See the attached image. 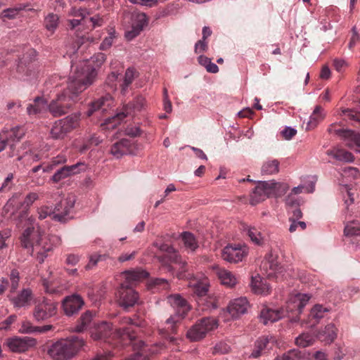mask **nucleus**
<instances>
[{
	"instance_id": "obj_56",
	"label": "nucleus",
	"mask_w": 360,
	"mask_h": 360,
	"mask_svg": "<svg viewBox=\"0 0 360 360\" xmlns=\"http://www.w3.org/2000/svg\"><path fill=\"white\" fill-rule=\"evenodd\" d=\"M20 10L21 8H6L2 11L1 16L2 18L13 19L18 15V12Z\"/></svg>"
},
{
	"instance_id": "obj_16",
	"label": "nucleus",
	"mask_w": 360,
	"mask_h": 360,
	"mask_svg": "<svg viewBox=\"0 0 360 360\" xmlns=\"http://www.w3.org/2000/svg\"><path fill=\"white\" fill-rule=\"evenodd\" d=\"M37 345L36 339L30 337L13 338L7 342L8 348L13 352H24Z\"/></svg>"
},
{
	"instance_id": "obj_47",
	"label": "nucleus",
	"mask_w": 360,
	"mask_h": 360,
	"mask_svg": "<svg viewBox=\"0 0 360 360\" xmlns=\"http://www.w3.org/2000/svg\"><path fill=\"white\" fill-rule=\"evenodd\" d=\"M344 233L347 236H360V223L355 221L347 223Z\"/></svg>"
},
{
	"instance_id": "obj_31",
	"label": "nucleus",
	"mask_w": 360,
	"mask_h": 360,
	"mask_svg": "<svg viewBox=\"0 0 360 360\" xmlns=\"http://www.w3.org/2000/svg\"><path fill=\"white\" fill-rule=\"evenodd\" d=\"M32 298V292L30 288L22 289L11 301L15 307L21 308L30 304Z\"/></svg>"
},
{
	"instance_id": "obj_59",
	"label": "nucleus",
	"mask_w": 360,
	"mask_h": 360,
	"mask_svg": "<svg viewBox=\"0 0 360 360\" xmlns=\"http://www.w3.org/2000/svg\"><path fill=\"white\" fill-rule=\"evenodd\" d=\"M105 255L94 254L89 257V262L86 266V269H89L96 266L99 261L103 260Z\"/></svg>"
},
{
	"instance_id": "obj_38",
	"label": "nucleus",
	"mask_w": 360,
	"mask_h": 360,
	"mask_svg": "<svg viewBox=\"0 0 360 360\" xmlns=\"http://www.w3.org/2000/svg\"><path fill=\"white\" fill-rule=\"evenodd\" d=\"M48 106L46 101L38 96L34 98L33 103L27 106V112L30 115H37L44 112Z\"/></svg>"
},
{
	"instance_id": "obj_27",
	"label": "nucleus",
	"mask_w": 360,
	"mask_h": 360,
	"mask_svg": "<svg viewBox=\"0 0 360 360\" xmlns=\"http://www.w3.org/2000/svg\"><path fill=\"white\" fill-rule=\"evenodd\" d=\"M283 314L284 311L282 309H272L266 307L261 311L259 316L260 321L264 325L272 323L282 319L284 316Z\"/></svg>"
},
{
	"instance_id": "obj_40",
	"label": "nucleus",
	"mask_w": 360,
	"mask_h": 360,
	"mask_svg": "<svg viewBox=\"0 0 360 360\" xmlns=\"http://www.w3.org/2000/svg\"><path fill=\"white\" fill-rule=\"evenodd\" d=\"M93 316L94 314L90 311H86L82 314L78 321V323L75 326L74 330L77 333L83 332L91 322Z\"/></svg>"
},
{
	"instance_id": "obj_19",
	"label": "nucleus",
	"mask_w": 360,
	"mask_h": 360,
	"mask_svg": "<svg viewBox=\"0 0 360 360\" xmlns=\"http://www.w3.org/2000/svg\"><path fill=\"white\" fill-rule=\"evenodd\" d=\"M245 255L244 249L233 245H226L221 252L223 259L231 263L241 262Z\"/></svg>"
},
{
	"instance_id": "obj_33",
	"label": "nucleus",
	"mask_w": 360,
	"mask_h": 360,
	"mask_svg": "<svg viewBox=\"0 0 360 360\" xmlns=\"http://www.w3.org/2000/svg\"><path fill=\"white\" fill-rule=\"evenodd\" d=\"M80 165V163H77L71 166L62 167L55 172L51 180L55 183H58L72 174H77L78 172L77 168Z\"/></svg>"
},
{
	"instance_id": "obj_26",
	"label": "nucleus",
	"mask_w": 360,
	"mask_h": 360,
	"mask_svg": "<svg viewBox=\"0 0 360 360\" xmlns=\"http://www.w3.org/2000/svg\"><path fill=\"white\" fill-rule=\"evenodd\" d=\"M112 328L107 321L98 323L91 330V336L95 340H105L112 334Z\"/></svg>"
},
{
	"instance_id": "obj_53",
	"label": "nucleus",
	"mask_w": 360,
	"mask_h": 360,
	"mask_svg": "<svg viewBox=\"0 0 360 360\" xmlns=\"http://www.w3.org/2000/svg\"><path fill=\"white\" fill-rule=\"evenodd\" d=\"M314 341V338L309 333H302L296 338L295 343L299 347H307L312 345Z\"/></svg>"
},
{
	"instance_id": "obj_13",
	"label": "nucleus",
	"mask_w": 360,
	"mask_h": 360,
	"mask_svg": "<svg viewBox=\"0 0 360 360\" xmlns=\"http://www.w3.org/2000/svg\"><path fill=\"white\" fill-rule=\"evenodd\" d=\"M183 318L180 317L179 315H172L166 320L165 327L160 329V333L163 335L169 342L177 344V342L180 340L179 338L172 335L177 334L178 323Z\"/></svg>"
},
{
	"instance_id": "obj_2",
	"label": "nucleus",
	"mask_w": 360,
	"mask_h": 360,
	"mask_svg": "<svg viewBox=\"0 0 360 360\" xmlns=\"http://www.w3.org/2000/svg\"><path fill=\"white\" fill-rule=\"evenodd\" d=\"M60 238L56 235L41 234L34 227L27 228L20 238L21 246L34 256L37 260L43 263L53 248L60 244Z\"/></svg>"
},
{
	"instance_id": "obj_45",
	"label": "nucleus",
	"mask_w": 360,
	"mask_h": 360,
	"mask_svg": "<svg viewBox=\"0 0 360 360\" xmlns=\"http://www.w3.org/2000/svg\"><path fill=\"white\" fill-rule=\"evenodd\" d=\"M243 231L247 233L250 240L257 245H261L263 243V237L260 231L255 227L244 226Z\"/></svg>"
},
{
	"instance_id": "obj_25",
	"label": "nucleus",
	"mask_w": 360,
	"mask_h": 360,
	"mask_svg": "<svg viewBox=\"0 0 360 360\" xmlns=\"http://www.w3.org/2000/svg\"><path fill=\"white\" fill-rule=\"evenodd\" d=\"M112 104V96L110 94H106L91 103L89 108L86 112V115L90 117L94 112L98 110L104 112L108 110V108L110 107Z\"/></svg>"
},
{
	"instance_id": "obj_17",
	"label": "nucleus",
	"mask_w": 360,
	"mask_h": 360,
	"mask_svg": "<svg viewBox=\"0 0 360 360\" xmlns=\"http://www.w3.org/2000/svg\"><path fill=\"white\" fill-rule=\"evenodd\" d=\"M145 105V98L142 96L136 97L133 101L124 105L122 108L116 113L115 117L122 121L127 116L131 115L136 111H140Z\"/></svg>"
},
{
	"instance_id": "obj_36",
	"label": "nucleus",
	"mask_w": 360,
	"mask_h": 360,
	"mask_svg": "<svg viewBox=\"0 0 360 360\" xmlns=\"http://www.w3.org/2000/svg\"><path fill=\"white\" fill-rule=\"evenodd\" d=\"M327 155L332 156L335 160L341 162H352L354 161V156L352 153L338 147L328 150Z\"/></svg>"
},
{
	"instance_id": "obj_11",
	"label": "nucleus",
	"mask_w": 360,
	"mask_h": 360,
	"mask_svg": "<svg viewBox=\"0 0 360 360\" xmlns=\"http://www.w3.org/2000/svg\"><path fill=\"white\" fill-rule=\"evenodd\" d=\"M56 312V303L47 298H43L35 305L33 316L36 321H42L53 316Z\"/></svg>"
},
{
	"instance_id": "obj_10",
	"label": "nucleus",
	"mask_w": 360,
	"mask_h": 360,
	"mask_svg": "<svg viewBox=\"0 0 360 360\" xmlns=\"http://www.w3.org/2000/svg\"><path fill=\"white\" fill-rule=\"evenodd\" d=\"M261 270L269 278L283 279L286 278V270L277 260V257L269 253L262 262Z\"/></svg>"
},
{
	"instance_id": "obj_15",
	"label": "nucleus",
	"mask_w": 360,
	"mask_h": 360,
	"mask_svg": "<svg viewBox=\"0 0 360 360\" xmlns=\"http://www.w3.org/2000/svg\"><path fill=\"white\" fill-rule=\"evenodd\" d=\"M122 274L124 276V281L120 285L131 288L149 276L148 272L141 268L127 270Z\"/></svg>"
},
{
	"instance_id": "obj_21",
	"label": "nucleus",
	"mask_w": 360,
	"mask_h": 360,
	"mask_svg": "<svg viewBox=\"0 0 360 360\" xmlns=\"http://www.w3.org/2000/svg\"><path fill=\"white\" fill-rule=\"evenodd\" d=\"M147 23L148 18L145 13H141L136 15L131 29L125 32V38L128 41H131L134 39L141 33L143 29V27L146 25Z\"/></svg>"
},
{
	"instance_id": "obj_51",
	"label": "nucleus",
	"mask_w": 360,
	"mask_h": 360,
	"mask_svg": "<svg viewBox=\"0 0 360 360\" xmlns=\"http://www.w3.org/2000/svg\"><path fill=\"white\" fill-rule=\"evenodd\" d=\"M120 74L116 72H112L109 74L105 80V84L111 91H115L117 89V84L119 82Z\"/></svg>"
},
{
	"instance_id": "obj_37",
	"label": "nucleus",
	"mask_w": 360,
	"mask_h": 360,
	"mask_svg": "<svg viewBox=\"0 0 360 360\" xmlns=\"http://www.w3.org/2000/svg\"><path fill=\"white\" fill-rule=\"evenodd\" d=\"M217 275L219 278L221 284L229 288H233L237 283L236 277L233 274L232 272L228 270L217 268Z\"/></svg>"
},
{
	"instance_id": "obj_63",
	"label": "nucleus",
	"mask_w": 360,
	"mask_h": 360,
	"mask_svg": "<svg viewBox=\"0 0 360 360\" xmlns=\"http://www.w3.org/2000/svg\"><path fill=\"white\" fill-rule=\"evenodd\" d=\"M297 134V130L290 127H285L281 131L283 137L286 140L291 139Z\"/></svg>"
},
{
	"instance_id": "obj_54",
	"label": "nucleus",
	"mask_w": 360,
	"mask_h": 360,
	"mask_svg": "<svg viewBox=\"0 0 360 360\" xmlns=\"http://www.w3.org/2000/svg\"><path fill=\"white\" fill-rule=\"evenodd\" d=\"M342 114L347 119L352 121L353 124L360 126V112L352 109H345L342 110Z\"/></svg>"
},
{
	"instance_id": "obj_22",
	"label": "nucleus",
	"mask_w": 360,
	"mask_h": 360,
	"mask_svg": "<svg viewBox=\"0 0 360 360\" xmlns=\"http://www.w3.org/2000/svg\"><path fill=\"white\" fill-rule=\"evenodd\" d=\"M167 299L170 304L176 309V313L174 314L184 318L190 310V307L187 301L178 294L171 295L168 296Z\"/></svg>"
},
{
	"instance_id": "obj_20",
	"label": "nucleus",
	"mask_w": 360,
	"mask_h": 360,
	"mask_svg": "<svg viewBox=\"0 0 360 360\" xmlns=\"http://www.w3.org/2000/svg\"><path fill=\"white\" fill-rule=\"evenodd\" d=\"M62 305L65 314L70 316L79 311L84 305V301L79 295H72L66 297Z\"/></svg>"
},
{
	"instance_id": "obj_8",
	"label": "nucleus",
	"mask_w": 360,
	"mask_h": 360,
	"mask_svg": "<svg viewBox=\"0 0 360 360\" xmlns=\"http://www.w3.org/2000/svg\"><path fill=\"white\" fill-rule=\"evenodd\" d=\"M105 60L106 57L104 53H98L91 57L89 60L79 62L70 76H76L81 74L83 75L82 77L84 79V80H86L87 75L94 70L95 71L96 75L92 80L93 83L97 76L96 68H100Z\"/></svg>"
},
{
	"instance_id": "obj_23",
	"label": "nucleus",
	"mask_w": 360,
	"mask_h": 360,
	"mask_svg": "<svg viewBox=\"0 0 360 360\" xmlns=\"http://www.w3.org/2000/svg\"><path fill=\"white\" fill-rule=\"evenodd\" d=\"M310 296L307 294L298 293L290 300L287 305L288 311H296L297 314L302 312L304 307L306 306L310 299Z\"/></svg>"
},
{
	"instance_id": "obj_58",
	"label": "nucleus",
	"mask_w": 360,
	"mask_h": 360,
	"mask_svg": "<svg viewBox=\"0 0 360 360\" xmlns=\"http://www.w3.org/2000/svg\"><path fill=\"white\" fill-rule=\"evenodd\" d=\"M69 14L72 16L80 17L81 20H83L86 15L89 14V12L86 8H77L74 7L70 9Z\"/></svg>"
},
{
	"instance_id": "obj_35",
	"label": "nucleus",
	"mask_w": 360,
	"mask_h": 360,
	"mask_svg": "<svg viewBox=\"0 0 360 360\" xmlns=\"http://www.w3.org/2000/svg\"><path fill=\"white\" fill-rule=\"evenodd\" d=\"M322 342L330 344L337 338V329L334 324L327 325L323 330L320 331L317 335Z\"/></svg>"
},
{
	"instance_id": "obj_32",
	"label": "nucleus",
	"mask_w": 360,
	"mask_h": 360,
	"mask_svg": "<svg viewBox=\"0 0 360 360\" xmlns=\"http://www.w3.org/2000/svg\"><path fill=\"white\" fill-rule=\"evenodd\" d=\"M53 328L52 325H45L43 326H35L30 321H24L22 323L20 332L25 334L32 333H45Z\"/></svg>"
},
{
	"instance_id": "obj_30",
	"label": "nucleus",
	"mask_w": 360,
	"mask_h": 360,
	"mask_svg": "<svg viewBox=\"0 0 360 360\" xmlns=\"http://www.w3.org/2000/svg\"><path fill=\"white\" fill-rule=\"evenodd\" d=\"M130 142L129 140L123 139L115 143L110 149V153L117 159L129 153Z\"/></svg>"
},
{
	"instance_id": "obj_50",
	"label": "nucleus",
	"mask_w": 360,
	"mask_h": 360,
	"mask_svg": "<svg viewBox=\"0 0 360 360\" xmlns=\"http://www.w3.org/2000/svg\"><path fill=\"white\" fill-rule=\"evenodd\" d=\"M117 35L115 28L110 27L108 30V36L104 38L100 45V49L106 50L110 48L112 45L114 39L117 38Z\"/></svg>"
},
{
	"instance_id": "obj_24",
	"label": "nucleus",
	"mask_w": 360,
	"mask_h": 360,
	"mask_svg": "<svg viewBox=\"0 0 360 360\" xmlns=\"http://www.w3.org/2000/svg\"><path fill=\"white\" fill-rule=\"evenodd\" d=\"M248 302L245 297H240L231 301L228 306V311L230 315L237 319L244 314L248 309Z\"/></svg>"
},
{
	"instance_id": "obj_14",
	"label": "nucleus",
	"mask_w": 360,
	"mask_h": 360,
	"mask_svg": "<svg viewBox=\"0 0 360 360\" xmlns=\"http://www.w3.org/2000/svg\"><path fill=\"white\" fill-rule=\"evenodd\" d=\"M120 323L123 326L116 330V335L122 340H129L132 341L136 337V330L139 324L134 323L129 317H123L120 320Z\"/></svg>"
},
{
	"instance_id": "obj_64",
	"label": "nucleus",
	"mask_w": 360,
	"mask_h": 360,
	"mask_svg": "<svg viewBox=\"0 0 360 360\" xmlns=\"http://www.w3.org/2000/svg\"><path fill=\"white\" fill-rule=\"evenodd\" d=\"M114 354L111 351L104 352L103 353H98L93 360H111Z\"/></svg>"
},
{
	"instance_id": "obj_57",
	"label": "nucleus",
	"mask_w": 360,
	"mask_h": 360,
	"mask_svg": "<svg viewBox=\"0 0 360 360\" xmlns=\"http://www.w3.org/2000/svg\"><path fill=\"white\" fill-rule=\"evenodd\" d=\"M39 195L37 193L31 192L29 193L25 198L23 202H22V206L25 207H30L34 201L38 200Z\"/></svg>"
},
{
	"instance_id": "obj_6",
	"label": "nucleus",
	"mask_w": 360,
	"mask_h": 360,
	"mask_svg": "<svg viewBox=\"0 0 360 360\" xmlns=\"http://www.w3.org/2000/svg\"><path fill=\"white\" fill-rule=\"evenodd\" d=\"M218 322L213 317H205L199 320L187 332L186 337L193 342L203 339L206 334L217 328Z\"/></svg>"
},
{
	"instance_id": "obj_4",
	"label": "nucleus",
	"mask_w": 360,
	"mask_h": 360,
	"mask_svg": "<svg viewBox=\"0 0 360 360\" xmlns=\"http://www.w3.org/2000/svg\"><path fill=\"white\" fill-rule=\"evenodd\" d=\"M285 184L275 180L258 181L256 187L250 195V203L255 205L270 197H280L288 191Z\"/></svg>"
},
{
	"instance_id": "obj_48",
	"label": "nucleus",
	"mask_w": 360,
	"mask_h": 360,
	"mask_svg": "<svg viewBox=\"0 0 360 360\" xmlns=\"http://www.w3.org/2000/svg\"><path fill=\"white\" fill-rule=\"evenodd\" d=\"M59 17L57 14L49 13L44 19L45 27L51 32H54L58 27Z\"/></svg>"
},
{
	"instance_id": "obj_42",
	"label": "nucleus",
	"mask_w": 360,
	"mask_h": 360,
	"mask_svg": "<svg viewBox=\"0 0 360 360\" xmlns=\"http://www.w3.org/2000/svg\"><path fill=\"white\" fill-rule=\"evenodd\" d=\"M271 340L272 341V342L274 340L272 337L269 338L263 336L259 338L255 342L256 349L252 352L251 355L255 358L258 357L260 355L261 352L263 349L268 347L269 345L271 342Z\"/></svg>"
},
{
	"instance_id": "obj_44",
	"label": "nucleus",
	"mask_w": 360,
	"mask_h": 360,
	"mask_svg": "<svg viewBox=\"0 0 360 360\" xmlns=\"http://www.w3.org/2000/svg\"><path fill=\"white\" fill-rule=\"evenodd\" d=\"M40 160L39 154L34 153L32 150H28L24 153L22 155L18 158V160L22 161L26 166L31 165L32 163L37 162Z\"/></svg>"
},
{
	"instance_id": "obj_5",
	"label": "nucleus",
	"mask_w": 360,
	"mask_h": 360,
	"mask_svg": "<svg viewBox=\"0 0 360 360\" xmlns=\"http://www.w3.org/2000/svg\"><path fill=\"white\" fill-rule=\"evenodd\" d=\"M75 199L68 197L60 200L53 210L51 207L43 206L38 210L39 218L44 219L48 216H52V219L58 222H66L69 219L70 210L74 207Z\"/></svg>"
},
{
	"instance_id": "obj_61",
	"label": "nucleus",
	"mask_w": 360,
	"mask_h": 360,
	"mask_svg": "<svg viewBox=\"0 0 360 360\" xmlns=\"http://www.w3.org/2000/svg\"><path fill=\"white\" fill-rule=\"evenodd\" d=\"M207 42L206 41V39H201L200 40L198 41L195 44V52L196 53H200L202 52H205L207 50Z\"/></svg>"
},
{
	"instance_id": "obj_43",
	"label": "nucleus",
	"mask_w": 360,
	"mask_h": 360,
	"mask_svg": "<svg viewBox=\"0 0 360 360\" xmlns=\"http://www.w3.org/2000/svg\"><path fill=\"white\" fill-rule=\"evenodd\" d=\"M136 75V70L134 68H129L126 70L124 77L122 83L120 84L121 93L125 94L127 91L128 87L133 82Z\"/></svg>"
},
{
	"instance_id": "obj_18",
	"label": "nucleus",
	"mask_w": 360,
	"mask_h": 360,
	"mask_svg": "<svg viewBox=\"0 0 360 360\" xmlns=\"http://www.w3.org/2000/svg\"><path fill=\"white\" fill-rule=\"evenodd\" d=\"M155 245L161 251L167 252L169 254H172L171 256V260L176 264H179L180 265L181 271L177 274V277L179 279H182L186 278V275L184 273L187 271L186 266L187 263L185 261H183L181 258V257L176 253L175 249L167 244L165 243H161L158 245V243H155Z\"/></svg>"
},
{
	"instance_id": "obj_1",
	"label": "nucleus",
	"mask_w": 360,
	"mask_h": 360,
	"mask_svg": "<svg viewBox=\"0 0 360 360\" xmlns=\"http://www.w3.org/2000/svg\"><path fill=\"white\" fill-rule=\"evenodd\" d=\"M95 75V71L93 70L87 75L86 80H84L81 74L70 76L67 89L49 105L50 112L54 117L68 113L78 95L92 84Z\"/></svg>"
},
{
	"instance_id": "obj_46",
	"label": "nucleus",
	"mask_w": 360,
	"mask_h": 360,
	"mask_svg": "<svg viewBox=\"0 0 360 360\" xmlns=\"http://www.w3.org/2000/svg\"><path fill=\"white\" fill-rule=\"evenodd\" d=\"M328 311V309L327 308L323 307L322 305L316 304L311 309L309 318L311 320H314L316 323H319L323 318L325 313Z\"/></svg>"
},
{
	"instance_id": "obj_34",
	"label": "nucleus",
	"mask_w": 360,
	"mask_h": 360,
	"mask_svg": "<svg viewBox=\"0 0 360 360\" xmlns=\"http://www.w3.org/2000/svg\"><path fill=\"white\" fill-rule=\"evenodd\" d=\"M250 285L252 290L257 294L266 295L270 292V285L259 275L252 276Z\"/></svg>"
},
{
	"instance_id": "obj_52",
	"label": "nucleus",
	"mask_w": 360,
	"mask_h": 360,
	"mask_svg": "<svg viewBox=\"0 0 360 360\" xmlns=\"http://www.w3.org/2000/svg\"><path fill=\"white\" fill-rule=\"evenodd\" d=\"M274 360H303V356L300 351L291 349L282 356H277Z\"/></svg>"
},
{
	"instance_id": "obj_9",
	"label": "nucleus",
	"mask_w": 360,
	"mask_h": 360,
	"mask_svg": "<svg viewBox=\"0 0 360 360\" xmlns=\"http://www.w3.org/2000/svg\"><path fill=\"white\" fill-rule=\"evenodd\" d=\"M79 117L72 115L56 121L51 129V137L53 139H63L70 131L77 127Z\"/></svg>"
},
{
	"instance_id": "obj_28",
	"label": "nucleus",
	"mask_w": 360,
	"mask_h": 360,
	"mask_svg": "<svg viewBox=\"0 0 360 360\" xmlns=\"http://www.w3.org/2000/svg\"><path fill=\"white\" fill-rule=\"evenodd\" d=\"M134 347L135 349H141L142 353L147 355L148 359L149 355L161 353L166 349L165 345L162 342H156L149 346L142 340H139Z\"/></svg>"
},
{
	"instance_id": "obj_29",
	"label": "nucleus",
	"mask_w": 360,
	"mask_h": 360,
	"mask_svg": "<svg viewBox=\"0 0 360 360\" xmlns=\"http://www.w3.org/2000/svg\"><path fill=\"white\" fill-rule=\"evenodd\" d=\"M340 133L345 146L360 153V134L351 129Z\"/></svg>"
},
{
	"instance_id": "obj_39",
	"label": "nucleus",
	"mask_w": 360,
	"mask_h": 360,
	"mask_svg": "<svg viewBox=\"0 0 360 360\" xmlns=\"http://www.w3.org/2000/svg\"><path fill=\"white\" fill-rule=\"evenodd\" d=\"M280 162L276 159H269L265 161L261 168L262 175H273L278 173Z\"/></svg>"
},
{
	"instance_id": "obj_7",
	"label": "nucleus",
	"mask_w": 360,
	"mask_h": 360,
	"mask_svg": "<svg viewBox=\"0 0 360 360\" xmlns=\"http://www.w3.org/2000/svg\"><path fill=\"white\" fill-rule=\"evenodd\" d=\"M36 52L33 49H29L19 58L17 65V72L22 79H28L37 75V64L35 63Z\"/></svg>"
},
{
	"instance_id": "obj_60",
	"label": "nucleus",
	"mask_w": 360,
	"mask_h": 360,
	"mask_svg": "<svg viewBox=\"0 0 360 360\" xmlns=\"http://www.w3.org/2000/svg\"><path fill=\"white\" fill-rule=\"evenodd\" d=\"M66 161V158L63 155H58L56 158H54L49 165H48L46 168L43 169V171L44 172H49V170L52 169L54 166H56L59 164L64 163Z\"/></svg>"
},
{
	"instance_id": "obj_49",
	"label": "nucleus",
	"mask_w": 360,
	"mask_h": 360,
	"mask_svg": "<svg viewBox=\"0 0 360 360\" xmlns=\"http://www.w3.org/2000/svg\"><path fill=\"white\" fill-rule=\"evenodd\" d=\"M321 110L322 109L320 106L317 105L315 107L308 122V127L309 128L315 127L317 124L323 119L324 115L322 114Z\"/></svg>"
},
{
	"instance_id": "obj_55",
	"label": "nucleus",
	"mask_w": 360,
	"mask_h": 360,
	"mask_svg": "<svg viewBox=\"0 0 360 360\" xmlns=\"http://www.w3.org/2000/svg\"><path fill=\"white\" fill-rule=\"evenodd\" d=\"M10 280L11 282V292H15L18 287L20 281L19 272L17 269H13L10 274Z\"/></svg>"
},
{
	"instance_id": "obj_3",
	"label": "nucleus",
	"mask_w": 360,
	"mask_h": 360,
	"mask_svg": "<svg viewBox=\"0 0 360 360\" xmlns=\"http://www.w3.org/2000/svg\"><path fill=\"white\" fill-rule=\"evenodd\" d=\"M84 346L85 341L83 338L73 335L51 344L47 353L55 360H70L75 356Z\"/></svg>"
},
{
	"instance_id": "obj_12",
	"label": "nucleus",
	"mask_w": 360,
	"mask_h": 360,
	"mask_svg": "<svg viewBox=\"0 0 360 360\" xmlns=\"http://www.w3.org/2000/svg\"><path fill=\"white\" fill-rule=\"evenodd\" d=\"M118 304L124 309L127 310L139 303V296L136 291L131 287L120 285L117 290Z\"/></svg>"
},
{
	"instance_id": "obj_41",
	"label": "nucleus",
	"mask_w": 360,
	"mask_h": 360,
	"mask_svg": "<svg viewBox=\"0 0 360 360\" xmlns=\"http://www.w3.org/2000/svg\"><path fill=\"white\" fill-rule=\"evenodd\" d=\"M181 239L186 250L194 252L198 248V241L193 233L185 231L181 233Z\"/></svg>"
},
{
	"instance_id": "obj_62",
	"label": "nucleus",
	"mask_w": 360,
	"mask_h": 360,
	"mask_svg": "<svg viewBox=\"0 0 360 360\" xmlns=\"http://www.w3.org/2000/svg\"><path fill=\"white\" fill-rule=\"evenodd\" d=\"M151 288L162 287V289L167 290L169 288V283L167 280L164 278H156L150 283Z\"/></svg>"
}]
</instances>
